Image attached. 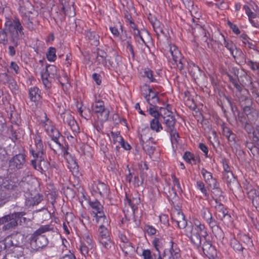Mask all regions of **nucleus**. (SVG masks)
<instances>
[{"instance_id":"obj_1","label":"nucleus","mask_w":259,"mask_h":259,"mask_svg":"<svg viewBox=\"0 0 259 259\" xmlns=\"http://www.w3.org/2000/svg\"><path fill=\"white\" fill-rule=\"evenodd\" d=\"M23 28L18 19L8 21L5 24V28L0 29V43L6 45L8 42V34L11 36V40L15 46H18V35L19 33L24 34Z\"/></svg>"},{"instance_id":"obj_2","label":"nucleus","mask_w":259,"mask_h":259,"mask_svg":"<svg viewBox=\"0 0 259 259\" xmlns=\"http://www.w3.org/2000/svg\"><path fill=\"white\" fill-rule=\"evenodd\" d=\"M207 234L206 229L204 225L198 219H193L192 227L189 232H188V236L191 242L197 247H200L201 242L205 240Z\"/></svg>"},{"instance_id":"obj_3","label":"nucleus","mask_w":259,"mask_h":259,"mask_svg":"<svg viewBox=\"0 0 259 259\" xmlns=\"http://www.w3.org/2000/svg\"><path fill=\"white\" fill-rule=\"evenodd\" d=\"M25 214L24 212H17L10 213L0 218V225H3L2 230L4 231H11L21 224L26 218L23 217Z\"/></svg>"},{"instance_id":"obj_4","label":"nucleus","mask_w":259,"mask_h":259,"mask_svg":"<svg viewBox=\"0 0 259 259\" xmlns=\"http://www.w3.org/2000/svg\"><path fill=\"white\" fill-rule=\"evenodd\" d=\"M2 183L0 188L1 193H6L9 195L8 200L11 197H15L21 192L20 183L16 177L7 178L5 181L0 178V183Z\"/></svg>"},{"instance_id":"obj_5","label":"nucleus","mask_w":259,"mask_h":259,"mask_svg":"<svg viewBox=\"0 0 259 259\" xmlns=\"http://www.w3.org/2000/svg\"><path fill=\"white\" fill-rule=\"evenodd\" d=\"M42 142L39 137H36L35 139V148H31L30 152L33 156L30 162H42L47 161L46 155L43 151Z\"/></svg>"},{"instance_id":"obj_6","label":"nucleus","mask_w":259,"mask_h":259,"mask_svg":"<svg viewBox=\"0 0 259 259\" xmlns=\"http://www.w3.org/2000/svg\"><path fill=\"white\" fill-rule=\"evenodd\" d=\"M95 245L91 235L88 233H84L80 240L79 249L82 255L84 256L88 255L90 252H92Z\"/></svg>"},{"instance_id":"obj_7","label":"nucleus","mask_w":259,"mask_h":259,"mask_svg":"<svg viewBox=\"0 0 259 259\" xmlns=\"http://www.w3.org/2000/svg\"><path fill=\"white\" fill-rule=\"evenodd\" d=\"M243 185L249 199L256 207H259V188L253 187L247 181H245Z\"/></svg>"},{"instance_id":"obj_8","label":"nucleus","mask_w":259,"mask_h":259,"mask_svg":"<svg viewBox=\"0 0 259 259\" xmlns=\"http://www.w3.org/2000/svg\"><path fill=\"white\" fill-rule=\"evenodd\" d=\"M169 243L170 247L164 250L163 257L159 251L158 259H180V249L178 245L172 241H170Z\"/></svg>"},{"instance_id":"obj_9","label":"nucleus","mask_w":259,"mask_h":259,"mask_svg":"<svg viewBox=\"0 0 259 259\" xmlns=\"http://www.w3.org/2000/svg\"><path fill=\"white\" fill-rule=\"evenodd\" d=\"M214 202L215 203L214 207L217 209L218 218L223 221L225 224L229 225L231 223L232 219L231 215L228 213V211L217 199H214Z\"/></svg>"},{"instance_id":"obj_10","label":"nucleus","mask_w":259,"mask_h":259,"mask_svg":"<svg viewBox=\"0 0 259 259\" xmlns=\"http://www.w3.org/2000/svg\"><path fill=\"white\" fill-rule=\"evenodd\" d=\"M170 53L175 63L177 64L178 68L182 70L185 66L187 63L186 60L182 57L180 51L176 46L170 48Z\"/></svg>"},{"instance_id":"obj_11","label":"nucleus","mask_w":259,"mask_h":259,"mask_svg":"<svg viewBox=\"0 0 259 259\" xmlns=\"http://www.w3.org/2000/svg\"><path fill=\"white\" fill-rule=\"evenodd\" d=\"M140 143L142 145L143 149L150 156L151 154H153L155 150V147L152 144H155L154 139L152 137H146L143 134L140 135Z\"/></svg>"},{"instance_id":"obj_12","label":"nucleus","mask_w":259,"mask_h":259,"mask_svg":"<svg viewBox=\"0 0 259 259\" xmlns=\"http://www.w3.org/2000/svg\"><path fill=\"white\" fill-rule=\"evenodd\" d=\"M35 239L30 238V247L32 250L35 251L39 248H42L47 245L48 240L45 236H35Z\"/></svg>"},{"instance_id":"obj_13","label":"nucleus","mask_w":259,"mask_h":259,"mask_svg":"<svg viewBox=\"0 0 259 259\" xmlns=\"http://www.w3.org/2000/svg\"><path fill=\"white\" fill-rule=\"evenodd\" d=\"M73 0H59V7L69 16H74L75 9Z\"/></svg>"},{"instance_id":"obj_14","label":"nucleus","mask_w":259,"mask_h":259,"mask_svg":"<svg viewBox=\"0 0 259 259\" xmlns=\"http://www.w3.org/2000/svg\"><path fill=\"white\" fill-rule=\"evenodd\" d=\"M26 205L28 206H33L38 204L42 200V196L38 193H30L27 192L25 195Z\"/></svg>"},{"instance_id":"obj_15","label":"nucleus","mask_w":259,"mask_h":259,"mask_svg":"<svg viewBox=\"0 0 259 259\" xmlns=\"http://www.w3.org/2000/svg\"><path fill=\"white\" fill-rule=\"evenodd\" d=\"M61 116L65 123H67L72 131H76L78 128L76 122L69 112L63 113L61 114Z\"/></svg>"},{"instance_id":"obj_16","label":"nucleus","mask_w":259,"mask_h":259,"mask_svg":"<svg viewBox=\"0 0 259 259\" xmlns=\"http://www.w3.org/2000/svg\"><path fill=\"white\" fill-rule=\"evenodd\" d=\"M236 62L239 64H242L246 63L245 55L243 54L241 49L235 47L234 49L231 52Z\"/></svg>"},{"instance_id":"obj_17","label":"nucleus","mask_w":259,"mask_h":259,"mask_svg":"<svg viewBox=\"0 0 259 259\" xmlns=\"http://www.w3.org/2000/svg\"><path fill=\"white\" fill-rule=\"evenodd\" d=\"M201 174L205 183L208 184L210 187H215L217 181L215 179L213 178L212 174L207 171L205 169L203 168L201 170Z\"/></svg>"},{"instance_id":"obj_18","label":"nucleus","mask_w":259,"mask_h":259,"mask_svg":"<svg viewBox=\"0 0 259 259\" xmlns=\"http://www.w3.org/2000/svg\"><path fill=\"white\" fill-rule=\"evenodd\" d=\"M164 123L165 124V131L167 132L176 130L175 127L176 119L174 116H163Z\"/></svg>"},{"instance_id":"obj_19","label":"nucleus","mask_w":259,"mask_h":259,"mask_svg":"<svg viewBox=\"0 0 259 259\" xmlns=\"http://www.w3.org/2000/svg\"><path fill=\"white\" fill-rule=\"evenodd\" d=\"M93 188L94 190L100 194L101 196H107L108 194V188L106 185L100 182L94 184Z\"/></svg>"},{"instance_id":"obj_20","label":"nucleus","mask_w":259,"mask_h":259,"mask_svg":"<svg viewBox=\"0 0 259 259\" xmlns=\"http://www.w3.org/2000/svg\"><path fill=\"white\" fill-rule=\"evenodd\" d=\"M90 205L92 208V212L94 216L101 214L103 215V207L101 204L97 200H94L90 202Z\"/></svg>"},{"instance_id":"obj_21","label":"nucleus","mask_w":259,"mask_h":259,"mask_svg":"<svg viewBox=\"0 0 259 259\" xmlns=\"http://www.w3.org/2000/svg\"><path fill=\"white\" fill-rule=\"evenodd\" d=\"M172 219L179 228L182 229L187 226V222L185 218L184 214L182 212H178L177 214L172 218Z\"/></svg>"},{"instance_id":"obj_22","label":"nucleus","mask_w":259,"mask_h":259,"mask_svg":"<svg viewBox=\"0 0 259 259\" xmlns=\"http://www.w3.org/2000/svg\"><path fill=\"white\" fill-rule=\"evenodd\" d=\"M203 243H201L202 249L204 254L206 256H212L214 252H215L214 248L212 246L211 243L209 241H207L203 240L202 241Z\"/></svg>"},{"instance_id":"obj_23","label":"nucleus","mask_w":259,"mask_h":259,"mask_svg":"<svg viewBox=\"0 0 259 259\" xmlns=\"http://www.w3.org/2000/svg\"><path fill=\"white\" fill-rule=\"evenodd\" d=\"M150 20L153 29L158 36H159L160 34H164L163 29V25L159 21L155 18L154 20H153L152 18Z\"/></svg>"},{"instance_id":"obj_24","label":"nucleus","mask_w":259,"mask_h":259,"mask_svg":"<svg viewBox=\"0 0 259 259\" xmlns=\"http://www.w3.org/2000/svg\"><path fill=\"white\" fill-rule=\"evenodd\" d=\"M108 61L111 67L117 69L121 65V57L115 53L112 57H110L108 59Z\"/></svg>"},{"instance_id":"obj_25","label":"nucleus","mask_w":259,"mask_h":259,"mask_svg":"<svg viewBox=\"0 0 259 259\" xmlns=\"http://www.w3.org/2000/svg\"><path fill=\"white\" fill-rule=\"evenodd\" d=\"M93 46H98L99 45V36L94 31H88L85 34Z\"/></svg>"},{"instance_id":"obj_26","label":"nucleus","mask_w":259,"mask_h":259,"mask_svg":"<svg viewBox=\"0 0 259 259\" xmlns=\"http://www.w3.org/2000/svg\"><path fill=\"white\" fill-rule=\"evenodd\" d=\"M51 71H56V67L54 66H47L45 69L42 70L41 72V79L52 78L54 76V73H51Z\"/></svg>"},{"instance_id":"obj_27","label":"nucleus","mask_w":259,"mask_h":259,"mask_svg":"<svg viewBox=\"0 0 259 259\" xmlns=\"http://www.w3.org/2000/svg\"><path fill=\"white\" fill-rule=\"evenodd\" d=\"M39 90L36 87L31 88L29 90V98L32 102H36L39 99Z\"/></svg>"},{"instance_id":"obj_28","label":"nucleus","mask_w":259,"mask_h":259,"mask_svg":"<svg viewBox=\"0 0 259 259\" xmlns=\"http://www.w3.org/2000/svg\"><path fill=\"white\" fill-rule=\"evenodd\" d=\"M105 108L102 101H96L92 104V109L95 113H99Z\"/></svg>"},{"instance_id":"obj_29","label":"nucleus","mask_w":259,"mask_h":259,"mask_svg":"<svg viewBox=\"0 0 259 259\" xmlns=\"http://www.w3.org/2000/svg\"><path fill=\"white\" fill-rule=\"evenodd\" d=\"M150 128L151 130L159 132L163 129V127L159 122V117L154 118L150 121Z\"/></svg>"},{"instance_id":"obj_30","label":"nucleus","mask_w":259,"mask_h":259,"mask_svg":"<svg viewBox=\"0 0 259 259\" xmlns=\"http://www.w3.org/2000/svg\"><path fill=\"white\" fill-rule=\"evenodd\" d=\"M201 215L208 224H210L212 223V215L207 208L202 207L201 210Z\"/></svg>"},{"instance_id":"obj_31","label":"nucleus","mask_w":259,"mask_h":259,"mask_svg":"<svg viewBox=\"0 0 259 259\" xmlns=\"http://www.w3.org/2000/svg\"><path fill=\"white\" fill-rule=\"evenodd\" d=\"M94 217L96 218V222L99 224V227L103 226L106 227L108 226V220L104 213H103V215L100 214Z\"/></svg>"},{"instance_id":"obj_32","label":"nucleus","mask_w":259,"mask_h":259,"mask_svg":"<svg viewBox=\"0 0 259 259\" xmlns=\"http://www.w3.org/2000/svg\"><path fill=\"white\" fill-rule=\"evenodd\" d=\"M50 230V227L48 225L40 226L31 235V239H35V236H42L41 234L48 232Z\"/></svg>"},{"instance_id":"obj_33","label":"nucleus","mask_w":259,"mask_h":259,"mask_svg":"<svg viewBox=\"0 0 259 259\" xmlns=\"http://www.w3.org/2000/svg\"><path fill=\"white\" fill-rule=\"evenodd\" d=\"M66 15H67L63 11H62L60 7L58 8L57 11L54 15V18L57 22L60 21L62 23L65 20Z\"/></svg>"},{"instance_id":"obj_34","label":"nucleus","mask_w":259,"mask_h":259,"mask_svg":"<svg viewBox=\"0 0 259 259\" xmlns=\"http://www.w3.org/2000/svg\"><path fill=\"white\" fill-rule=\"evenodd\" d=\"M21 25H23L30 31L34 30V25L29 17L25 16L23 17Z\"/></svg>"},{"instance_id":"obj_35","label":"nucleus","mask_w":259,"mask_h":259,"mask_svg":"<svg viewBox=\"0 0 259 259\" xmlns=\"http://www.w3.org/2000/svg\"><path fill=\"white\" fill-rule=\"evenodd\" d=\"M98 232L99 234V240L110 237V232L107 227L100 226L98 229Z\"/></svg>"},{"instance_id":"obj_36","label":"nucleus","mask_w":259,"mask_h":259,"mask_svg":"<svg viewBox=\"0 0 259 259\" xmlns=\"http://www.w3.org/2000/svg\"><path fill=\"white\" fill-rule=\"evenodd\" d=\"M195 186L197 189L200 190L201 192L203 194L204 196L205 197V199L208 200L209 199V194L205 188L204 183L202 181H197Z\"/></svg>"},{"instance_id":"obj_37","label":"nucleus","mask_w":259,"mask_h":259,"mask_svg":"<svg viewBox=\"0 0 259 259\" xmlns=\"http://www.w3.org/2000/svg\"><path fill=\"white\" fill-rule=\"evenodd\" d=\"M253 147L251 148V153L254 154H259V138L253 133Z\"/></svg>"},{"instance_id":"obj_38","label":"nucleus","mask_w":259,"mask_h":259,"mask_svg":"<svg viewBox=\"0 0 259 259\" xmlns=\"http://www.w3.org/2000/svg\"><path fill=\"white\" fill-rule=\"evenodd\" d=\"M63 141V139L59 138L57 140H51V141L49 142V145L50 147L53 149L55 150L53 147L54 145H55V148L61 149L63 147V145L61 142Z\"/></svg>"},{"instance_id":"obj_39","label":"nucleus","mask_w":259,"mask_h":259,"mask_svg":"<svg viewBox=\"0 0 259 259\" xmlns=\"http://www.w3.org/2000/svg\"><path fill=\"white\" fill-rule=\"evenodd\" d=\"M170 134V140L172 145H177L179 143V135L177 131V130H174V131H170L168 132Z\"/></svg>"},{"instance_id":"obj_40","label":"nucleus","mask_w":259,"mask_h":259,"mask_svg":"<svg viewBox=\"0 0 259 259\" xmlns=\"http://www.w3.org/2000/svg\"><path fill=\"white\" fill-rule=\"evenodd\" d=\"M99 241L102 246L107 249L110 248L113 245V243L111 240L110 237L106 238L101 239Z\"/></svg>"},{"instance_id":"obj_41","label":"nucleus","mask_w":259,"mask_h":259,"mask_svg":"<svg viewBox=\"0 0 259 259\" xmlns=\"http://www.w3.org/2000/svg\"><path fill=\"white\" fill-rule=\"evenodd\" d=\"M47 57L49 61H54L56 58V49L55 48L50 47L47 53Z\"/></svg>"},{"instance_id":"obj_42","label":"nucleus","mask_w":259,"mask_h":259,"mask_svg":"<svg viewBox=\"0 0 259 259\" xmlns=\"http://www.w3.org/2000/svg\"><path fill=\"white\" fill-rule=\"evenodd\" d=\"M157 108L158 107L156 106H151L148 110V112L154 118L160 117V115H162V111L161 113H159Z\"/></svg>"},{"instance_id":"obj_43","label":"nucleus","mask_w":259,"mask_h":259,"mask_svg":"<svg viewBox=\"0 0 259 259\" xmlns=\"http://www.w3.org/2000/svg\"><path fill=\"white\" fill-rule=\"evenodd\" d=\"M67 167L73 175L77 176L79 174L77 163H67Z\"/></svg>"},{"instance_id":"obj_44","label":"nucleus","mask_w":259,"mask_h":259,"mask_svg":"<svg viewBox=\"0 0 259 259\" xmlns=\"http://www.w3.org/2000/svg\"><path fill=\"white\" fill-rule=\"evenodd\" d=\"M184 159L187 162H189L192 160L194 161H200L199 158L197 157H195L194 155L191 153L190 152L186 151L183 155Z\"/></svg>"},{"instance_id":"obj_45","label":"nucleus","mask_w":259,"mask_h":259,"mask_svg":"<svg viewBox=\"0 0 259 259\" xmlns=\"http://www.w3.org/2000/svg\"><path fill=\"white\" fill-rule=\"evenodd\" d=\"M145 98L151 106H156L155 105L159 102V98L157 94H154V96H152L151 98L148 97L147 95H146Z\"/></svg>"},{"instance_id":"obj_46","label":"nucleus","mask_w":259,"mask_h":259,"mask_svg":"<svg viewBox=\"0 0 259 259\" xmlns=\"http://www.w3.org/2000/svg\"><path fill=\"white\" fill-rule=\"evenodd\" d=\"M240 38L242 41L243 43L245 45H247L248 47L250 49H254L255 48V45L253 44L251 42L249 41V38L247 36L246 34H242L240 35Z\"/></svg>"},{"instance_id":"obj_47","label":"nucleus","mask_w":259,"mask_h":259,"mask_svg":"<svg viewBox=\"0 0 259 259\" xmlns=\"http://www.w3.org/2000/svg\"><path fill=\"white\" fill-rule=\"evenodd\" d=\"M143 76L147 77L151 82H155L156 79L153 77V72L149 68L144 69Z\"/></svg>"},{"instance_id":"obj_48","label":"nucleus","mask_w":259,"mask_h":259,"mask_svg":"<svg viewBox=\"0 0 259 259\" xmlns=\"http://www.w3.org/2000/svg\"><path fill=\"white\" fill-rule=\"evenodd\" d=\"M152 244L156 250L159 253L160 249L162 246V240L158 238H155L152 241Z\"/></svg>"},{"instance_id":"obj_49","label":"nucleus","mask_w":259,"mask_h":259,"mask_svg":"<svg viewBox=\"0 0 259 259\" xmlns=\"http://www.w3.org/2000/svg\"><path fill=\"white\" fill-rule=\"evenodd\" d=\"M222 37L224 39V45L231 53L234 49L235 47H236V46L234 45L232 41L226 40L223 35H222Z\"/></svg>"},{"instance_id":"obj_50","label":"nucleus","mask_w":259,"mask_h":259,"mask_svg":"<svg viewBox=\"0 0 259 259\" xmlns=\"http://www.w3.org/2000/svg\"><path fill=\"white\" fill-rule=\"evenodd\" d=\"M141 92L144 97L146 95H147L148 97H150L151 93H153V90L150 88V87L147 84L143 85L141 89Z\"/></svg>"},{"instance_id":"obj_51","label":"nucleus","mask_w":259,"mask_h":259,"mask_svg":"<svg viewBox=\"0 0 259 259\" xmlns=\"http://www.w3.org/2000/svg\"><path fill=\"white\" fill-rule=\"evenodd\" d=\"M223 178L228 183H230L232 182H235V178L232 172H224Z\"/></svg>"},{"instance_id":"obj_52","label":"nucleus","mask_w":259,"mask_h":259,"mask_svg":"<svg viewBox=\"0 0 259 259\" xmlns=\"http://www.w3.org/2000/svg\"><path fill=\"white\" fill-rule=\"evenodd\" d=\"M49 136L51 137V140H57V139H63V137L61 135L59 131L55 128L49 134Z\"/></svg>"},{"instance_id":"obj_53","label":"nucleus","mask_w":259,"mask_h":259,"mask_svg":"<svg viewBox=\"0 0 259 259\" xmlns=\"http://www.w3.org/2000/svg\"><path fill=\"white\" fill-rule=\"evenodd\" d=\"M97 58L100 57L102 59V64H105L107 62L106 57L107 54L104 51L102 50H100L99 49H97Z\"/></svg>"},{"instance_id":"obj_54","label":"nucleus","mask_w":259,"mask_h":259,"mask_svg":"<svg viewBox=\"0 0 259 259\" xmlns=\"http://www.w3.org/2000/svg\"><path fill=\"white\" fill-rule=\"evenodd\" d=\"M246 14L247 15L249 19L255 18L257 16V14L251 11L249 7L247 5H244L243 7Z\"/></svg>"},{"instance_id":"obj_55","label":"nucleus","mask_w":259,"mask_h":259,"mask_svg":"<svg viewBox=\"0 0 259 259\" xmlns=\"http://www.w3.org/2000/svg\"><path fill=\"white\" fill-rule=\"evenodd\" d=\"M99 114L101 116V120L106 121L109 117V110L108 109L104 108Z\"/></svg>"},{"instance_id":"obj_56","label":"nucleus","mask_w":259,"mask_h":259,"mask_svg":"<svg viewBox=\"0 0 259 259\" xmlns=\"http://www.w3.org/2000/svg\"><path fill=\"white\" fill-rule=\"evenodd\" d=\"M239 101L243 106L244 104H252V101L250 98L246 96H241L239 98Z\"/></svg>"},{"instance_id":"obj_57","label":"nucleus","mask_w":259,"mask_h":259,"mask_svg":"<svg viewBox=\"0 0 259 259\" xmlns=\"http://www.w3.org/2000/svg\"><path fill=\"white\" fill-rule=\"evenodd\" d=\"M145 230L148 235L150 236L153 235L156 233V229L150 225L145 226Z\"/></svg>"},{"instance_id":"obj_58","label":"nucleus","mask_w":259,"mask_h":259,"mask_svg":"<svg viewBox=\"0 0 259 259\" xmlns=\"http://www.w3.org/2000/svg\"><path fill=\"white\" fill-rule=\"evenodd\" d=\"M246 64L251 68L253 71H256L259 68V65L256 62H253L252 61L249 60L247 62L246 61Z\"/></svg>"},{"instance_id":"obj_59","label":"nucleus","mask_w":259,"mask_h":259,"mask_svg":"<svg viewBox=\"0 0 259 259\" xmlns=\"http://www.w3.org/2000/svg\"><path fill=\"white\" fill-rule=\"evenodd\" d=\"M9 197V195L6 193H1L0 192V207L8 201Z\"/></svg>"},{"instance_id":"obj_60","label":"nucleus","mask_w":259,"mask_h":259,"mask_svg":"<svg viewBox=\"0 0 259 259\" xmlns=\"http://www.w3.org/2000/svg\"><path fill=\"white\" fill-rule=\"evenodd\" d=\"M141 255L143 259H153L151 252L149 249L143 250Z\"/></svg>"},{"instance_id":"obj_61","label":"nucleus","mask_w":259,"mask_h":259,"mask_svg":"<svg viewBox=\"0 0 259 259\" xmlns=\"http://www.w3.org/2000/svg\"><path fill=\"white\" fill-rule=\"evenodd\" d=\"M64 156L67 162H75V157L71 153L66 151L64 153Z\"/></svg>"},{"instance_id":"obj_62","label":"nucleus","mask_w":259,"mask_h":259,"mask_svg":"<svg viewBox=\"0 0 259 259\" xmlns=\"http://www.w3.org/2000/svg\"><path fill=\"white\" fill-rule=\"evenodd\" d=\"M198 148L203 152V154L205 157H208V149L205 144L200 143L198 144Z\"/></svg>"},{"instance_id":"obj_63","label":"nucleus","mask_w":259,"mask_h":259,"mask_svg":"<svg viewBox=\"0 0 259 259\" xmlns=\"http://www.w3.org/2000/svg\"><path fill=\"white\" fill-rule=\"evenodd\" d=\"M212 188V194L216 197H221L222 196V192L219 188L218 183H217L215 187H211Z\"/></svg>"},{"instance_id":"obj_64","label":"nucleus","mask_w":259,"mask_h":259,"mask_svg":"<svg viewBox=\"0 0 259 259\" xmlns=\"http://www.w3.org/2000/svg\"><path fill=\"white\" fill-rule=\"evenodd\" d=\"M169 105L167 106V108H163L161 107L160 110L162 111V115H160V116L162 117L163 118L164 116H173L172 115V112L170 111L169 109Z\"/></svg>"}]
</instances>
